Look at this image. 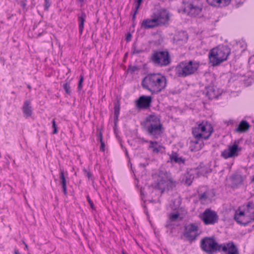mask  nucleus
<instances>
[{
    "instance_id": "f257e3e1",
    "label": "nucleus",
    "mask_w": 254,
    "mask_h": 254,
    "mask_svg": "<svg viewBox=\"0 0 254 254\" xmlns=\"http://www.w3.org/2000/svg\"><path fill=\"white\" fill-rule=\"evenodd\" d=\"M141 86L152 94H158L166 89L167 79L161 73H148L142 79Z\"/></svg>"
},
{
    "instance_id": "f03ea898",
    "label": "nucleus",
    "mask_w": 254,
    "mask_h": 254,
    "mask_svg": "<svg viewBox=\"0 0 254 254\" xmlns=\"http://www.w3.org/2000/svg\"><path fill=\"white\" fill-rule=\"evenodd\" d=\"M234 219L239 225L246 226L254 221V203L249 201L238 207Z\"/></svg>"
},
{
    "instance_id": "7ed1b4c3",
    "label": "nucleus",
    "mask_w": 254,
    "mask_h": 254,
    "mask_svg": "<svg viewBox=\"0 0 254 254\" xmlns=\"http://www.w3.org/2000/svg\"><path fill=\"white\" fill-rule=\"evenodd\" d=\"M231 54L230 48L226 45H218L211 49L208 53V60L213 66L219 65L227 61Z\"/></svg>"
},
{
    "instance_id": "20e7f679",
    "label": "nucleus",
    "mask_w": 254,
    "mask_h": 254,
    "mask_svg": "<svg viewBox=\"0 0 254 254\" xmlns=\"http://www.w3.org/2000/svg\"><path fill=\"white\" fill-rule=\"evenodd\" d=\"M143 125L148 134L155 138H157L164 131L160 118L155 114L147 116L144 120Z\"/></svg>"
},
{
    "instance_id": "39448f33",
    "label": "nucleus",
    "mask_w": 254,
    "mask_h": 254,
    "mask_svg": "<svg viewBox=\"0 0 254 254\" xmlns=\"http://www.w3.org/2000/svg\"><path fill=\"white\" fill-rule=\"evenodd\" d=\"M214 131L213 127L208 121L203 120L196 123L192 127V134L195 139L207 140Z\"/></svg>"
},
{
    "instance_id": "423d86ee",
    "label": "nucleus",
    "mask_w": 254,
    "mask_h": 254,
    "mask_svg": "<svg viewBox=\"0 0 254 254\" xmlns=\"http://www.w3.org/2000/svg\"><path fill=\"white\" fill-rule=\"evenodd\" d=\"M200 66L199 62L185 60L179 63L175 68L176 74L179 77H186L194 74Z\"/></svg>"
},
{
    "instance_id": "0eeeda50",
    "label": "nucleus",
    "mask_w": 254,
    "mask_h": 254,
    "mask_svg": "<svg viewBox=\"0 0 254 254\" xmlns=\"http://www.w3.org/2000/svg\"><path fill=\"white\" fill-rule=\"evenodd\" d=\"M202 9V5L198 0H186L183 2V12L191 17L199 15Z\"/></svg>"
},
{
    "instance_id": "6e6552de",
    "label": "nucleus",
    "mask_w": 254,
    "mask_h": 254,
    "mask_svg": "<svg viewBox=\"0 0 254 254\" xmlns=\"http://www.w3.org/2000/svg\"><path fill=\"white\" fill-rule=\"evenodd\" d=\"M201 250L209 254L219 251V244L214 237H206L202 239L200 243Z\"/></svg>"
},
{
    "instance_id": "1a4fd4ad",
    "label": "nucleus",
    "mask_w": 254,
    "mask_h": 254,
    "mask_svg": "<svg viewBox=\"0 0 254 254\" xmlns=\"http://www.w3.org/2000/svg\"><path fill=\"white\" fill-rule=\"evenodd\" d=\"M151 61L155 65L160 66L168 65L171 63L169 54L167 51H154L151 55Z\"/></svg>"
},
{
    "instance_id": "9d476101",
    "label": "nucleus",
    "mask_w": 254,
    "mask_h": 254,
    "mask_svg": "<svg viewBox=\"0 0 254 254\" xmlns=\"http://www.w3.org/2000/svg\"><path fill=\"white\" fill-rule=\"evenodd\" d=\"M199 218L206 225H214L219 220L217 212L210 208L206 209L203 213L199 214Z\"/></svg>"
},
{
    "instance_id": "9b49d317",
    "label": "nucleus",
    "mask_w": 254,
    "mask_h": 254,
    "mask_svg": "<svg viewBox=\"0 0 254 254\" xmlns=\"http://www.w3.org/2000/svg\"><path fill=\"white\" fill-rule=\"evenodd\" d=\"M199 228L196 223H190L185 226L184 236L189 241H193L199 235Z\"/></svg>"
},
{
    "instance_id": "f8f14e48",
    "label": "nucleus",
    "mask_w": 254,
    "mask_h": 254,
    "mask_svg": "<svg viewBox=\"0 0 254 254\" xmlns=\"http://www.w3.org/2000/svg\"><path fill=\"white\" fill-rule=\"evenodd\" d=\"M170 14L169 11L164 8H160L152 13L159 25L165 24L170 20Z\"/></svg>"
},
{
    "instance_id": "ddd939ff",
    "label": "nucleus",
    "mask_w": 254,
    "mask_h": 254,
    "mask_svg": "<svg viewBox=\"0 0 254 254\" xmlns=\"http://www.w3.org/2000/svg\"><path fill=\"white\" fill-rule=\"evenodd\" d=\"M218 252L223 254H239L238 248L233 241L220 244Z\"/></svg>"
},
{
    "instance_id": "4468645a",
    "label": "nucleus",
    "mask_w": 254,
    "mask_h": 254,
    "mask_svg": "<svg viewBox=\"0 0 254 254\" xmlns=\"http://www.w3.org/2000/svg\"><path fill=\"white\" fill-rule=\"evenodd\" d=\"M240 151L241 148L239 147L238 144L235 142L233 145H229L227 149L221 152V156L225 159L238 156Z\"/></svg>"
},
{
    "instance_id": "2eb2a0df",
    "label": "nucleus",
    "mask_w": 254,
    "mask_h": 254,
    "mask_svg": "<svg viewBox=\"0 0 254 254\" xmlns=\"http://www.w3.org/2000/svg\"><path fill=\"white\" fill-rule=\"evenodd\" d=\"M152 101L151 96H140L135 101V106L137 109H145L149 108Z\"/></svg>"
},
{
    "instance_id": "dca6fc26",
    "label": "nucleus",
    "mask_w": 254,
    "mask_h": 254,
    "mask_svg": "<svg viewBox=\"0 0 254 254\" xmlns=\"http://www.w3.org/2000/svg\"><path fill=\"white\" fill-rule=\"evenodd\" d=\"M168 175L166 173H160L158 176L157 182L155 183L154 188L159 190L163 193L167 188Z\"/></svg>"
},
{
    "instance_id": "f3484780",
    "label": "nucleus",
    "mask_w": 254,
    "mask_h": 254,
    "mask_svg": "<svg viewBox=\"0 0 254 254\" xmlns=\"http://www.w3.org/2000/svg\"><path fill=\"white\" fill-rule=\"evenodd\" d=\"M159 26L157 20L154 17H152V14L151 18L144 19L141 23V27L144 29L153 28Z\"/></svg>"
},
{
    "instance_id": "a211bd4d",
    "label": "nucleus",
    "mask_w": 254,
    "mask_h": 254,
    "mask_svg": "<svg viewBox=\"0 0 254 254\" xmlns=\"http://www.w3.org/2000/svg\"><path fill=\"white\" fill-rule=\"evenodd\" d=\"M188 36L185 31L178 32L174 36V40L177 44L181 45L187 43Z\"/></svg>"
},
{
    "instance_id": "6ab92c4d",
    "label": "nucleus",
    "mask_w": 254,
    "mask_h": 254,
    "mask_svg": "<svg viewBox=\"0 0 254 254\" xmlns=\"http://www.w3.org/2000/svg\"><path fill=\"white\" fill-rule=\"evenodd\" d=\"M60 179L61 180V184L62 186L63 191L64 194H67V188H66V177L68 175L67 172H64V169L60 168Z\"/></svg>"
},
{
    "instance_id": "aec40b11",
    "label": "nucleus",
    "mask_w": 254,
    "mask_h": 254,
    "mask_svg": "<svg viewBox=\"0 0 254 254\" xmlns=\"http://www.w3.org/2000/svg\"><path fill=\"white\" fill-rule=\"evenodd\" d=\"M22 109L24 116L26 118H28L32 116L33 112L30 101L27 100L24 102Z\"/></svg>"
},
{
    "instance_id": "412c9836",
    "label": "nucleus",
    "mask_w": 254,
    "mask_h": 254,
    "mask_svg": "<svg viewBox=\"0 0 254 254\" xmlns=\"http://www.w3.org/2000/svg\"><path fill=\"white\" fill-rule=\"evenodd\" d=\"M86 18V15L84 12H82L81 14L78 15L79 33L81 35L83 31L84 22Z\"/></svg>"
},
{
    "instance_id": "4be33fe9",
    "label": "nucleus",
    "mask_w": 254,
    "mask_h": 254,
    "mask_svg": "<svg viewBox=\"0 0 254 254\" xmlns=\"http://www.w3.org/2000/svg\"><path fill=\"white\" fill-rule=\"evenodd\" d=\"M204 146L203 142L200 141V140H197L195 141H191L190 142V149L192 151H196L200 150Z\"/></svg>"
},
{
    "instance_id": "5701e85b",
    "label": "nucleus",
    "mask_w": 254,
    "mask_h": 254,
    "mask_svg": "<svg viewBox=\"0 0 254 254\" xmlns=\"http://www.w3.org/2000/svg\"><path fill=\"white\" fill-rule=\"evenodd\" d=\"M207 1L211 5L225 6L229 4L231 0H207Z\"/></svg>"
},
{
    "instance_id": "b1692460",
    "label": "nucleus",
    "mask_w": 254,
    "mask_h": 254,
    "mask_svg": "<svg viewBox=\"0 0 254 254\" xmlns=\"http://www.w3.org/2000/svg\"><path fill=\"white\" fill-rule=\"evenodd\" d=\"M219 95V92L214 86H209L207 91V95L209 99L217 98Z\"/></svg>"
},
{
    "instance_id": "393cba45",
    "label": "nucleus",
    "mask_w": 254,
    "mask_h": 254,
    "mask_svg": "<svg viewBox=\"0 0 254 254\" xmlns=\"http://www.w3.org/2000/svg\"><path fill=\"white\" fill-rule=\"evenodd\" d=\"M250 125L249 123L245 120H242L240 123L238 127L236 129V130L239 132H244L247 131Z\"/></svg>"
},
{
    "instance_id": "a878e982",
    "label": "nucleus",
    "mask_w": 254,
    "mask_h": 254,
    "mask_svg": "<svg viewBox=\"0 0 254 254\" xmlns=\"http://www.w3.org/2000/svg\"><path fill=\"white\" fill-rule=\"evenodd\" d=\"M149 143V148L151 149L152 152L154 153H159L163 148V146L159 144L157 141H150Z\"/></svg>"
},
{
    "instance_id": "bb28decb",
    "label": "nucleus",
    "mask_w": 254,
    "mask_h": 254,
    "mask_svg": "<svg viewBox=\"0 0 254 254\" xmlns=\"http://www.w3.org/2000/svg\"><path fill=\"white\" fill-rule=\"evenodd\" d=\"M170 159L171 162H174L176 163H184L185 160L182 157H179L177 152H172L171 154L170 155Z\"/></svg>"
},
{
    "instance_id": "cd10ccee",
    "label": "nucleus",
    "mask_w": 254,
    "mask_h": 254,
    "mask_svg": "<svg viewBox=\"0 0 254 254\" xmlns=\"http://www.w3.org/2000/svg\"><path fill=\"white\" fill-rule=\"evenodd\" d=\"M143 0H136L135 6L134 9V12L132 15V20H134L135 19L136 15L138 12V10L140 6V5L142 2Z\"/></svg>"
},
{
    "instance_id": "c85d7f7f",
    "label": "nucleus",
    "mask_w": 254,
    "mask_h": 254,
    "mask_svg": "<svg viewBox=\"0 0 254 254\" xmlns=\"http://www.w3.org/2000/svg\"><path fill=\"white\" fill-rule=\"evenodd\" d=\"M168 183H167L166 190L172 189L176 186V182L168 176Z\"/></svg>"
},
{
    "instance_id": "c756f323",
    "label": "nucleus",
    "mask_w": 254,
    "mask_h": 254,
    "mask_svg": "<svg viewBox=\"0 0 254 254\" xmlns=\"http://www.w3.org/2000/svg\"><path fill=\"white\" fill-rule=\"evenodd\" d=\"M70 81L69 80L68 82H66L65 83L63 87L65 91V92L67 94L69 95L71 93V90H70Z\"/></svg>"
},
{
    "instance_id": "7c9ffc66",
    "label": "nucleus",
    "mask_w": 254,
    "mask_h": 254,
    "mask_svg": "<svg viewBox=\"0 0 254 254\" xmlns=\"http://www.w3.org/2000/svg\"><path fill=\"white\" fill-rule=\"evenodd\" d=\"M199 198L202 204H205L206 202L207 199V193L206 192H204L199 195Z\"/></svg>"
},
{
    "instance_id": "2f4dec72",
    "label": "nucleus",
    "mask_w": 254,
    "mask_h": 254,
    "mask_svg": "<svg viewBox=\"0 0 254 254\" xmlns=\"http://www.w3.org/2000/svg\"><path fill=\"white\" fill-rule=\"evenodd\" d=\"M192 182V178L191 175H190L189 174H187L186 176H185V183L186 185L189 186L191 185Z\"/></svg>"
},
{
    "instance_id": "473e14b6",
    "label": "nucleus",
    "mask_w": 254,
    "mask_h": 254,
    "mask_svg": "<svg viewBox=\"0 0 254 254\" xmlns=\"http://www.w3.org/2000/svg\"><path fill=\"white\" fill-rule=\"evenodd\" d=\"M179 213H171L169 214L168 217L171 221H175L179 217Z\"/></svg>"
},
{
    "instance_id": "72a5a7b5",
    "label": "nucleus",
    "mask_w": 254,
    "mask_h": 254,
    "mask_svg": "<svg viewBox=\"0 0 254 254\" xmlns=\"http://www.w3.org/2000/svg\"><path fill=\"white\" fill-rule=\"evenodd\" d=\"M83 80H84V76H83V75L81 74L80 75V79H79V81L78 82V87H77L78 90H81V89L82 88V84H83Z\"/></svg>"
},
{
    "instance_id": "f704fd0d",
    "label": "nucleus",
    "mask_w": 254,
    "mask_h": 254,
    "mask_svg": "<svg viewBox=\"0 0 254 254\" xmlns=\"http://www.w3.org/2000/svg\"><path fill=\"white\" fill-rule=\"evenodd\" d=\"M52 127L54 128V130H53V133L54 134H57L58 132V129H57V126H56V121H55V119H54L52 121Z\"/></svg>"
},
{
    "instance_id": "c9c22d12",
    "label": "nucleus",
    "mask_w": 254,
    "mask_h": 254,
    "mask_svg": "<svg viewBox=\"0 0 254 254\" xmlns=\"http://www.w3.org/2000/svg\"><path fill=\"white\" fill-rule=\"evenodd\" d=\"M100 144H101V145H100V150L103 151V152H105V144L104 142V141H100Z\"/></svg>"
},
{
    "instance_id": "e433bc0d",
    "label": "nucleus",
    "mask_w": 254,
    "mask_h": 254,
    "mask_svg": "<svg viewBox=\"0 0 254 254\" xmlns=\"http://www.w3.org/2000/svg\"><path fill=\"white\" fill-rule=\"evenodd\" d=\"M120 111V105H116L115 106V114L116 115H118L119 114Z\"/></svg>"
},
{
    "instance_id": "4c0bfd02",
    "label": "nucleus",
    "mask_w": 254,
    "mask_h": 254,
    "mask_svg": "<svg viewBox=\"0 0 254 254\" xmlns=\"http://www.w3.org/2000/svg\"><path fill=\"white\" fill-rule=\"evenodd\" d=\"M50 6V3L49 2V0L45 1V8L48 9Z\"/></svg>"
},
{
    "instance_id": "58836bf2",
    "label": "nucleus",
    "mask_w": 254,
    "mask_h": 254,
    "mask_svg": "<svg viewBox=\"0 0 254 254\" xmlns=\"http://www.w3.org/2000/svg\"><path fill=\"white\" fill-rule=\"evenodd\" d=\"M87 199H88V201L91 206V207L92 208H93V206H94V204H93V202L90 200V198L89 196L87 197Z\"/></svg>"
},
{
    "instance_id": "ea45409f",
    "label": "nucleus",
    "mask_w": 254,
    "mask_h": 254,
    "mask_svg": "<svg viewBox=\"0 0 254 254\" xmlns=\"http://www.w3.org/2000/svg\"><path fill=\"white\" fill-rule=\"evenodd\" d=\"M99 140H100V142L101 141H103V134H102V133L101 131H100L99 132Z\"/></svg>"
},
{
    "instance_id": "a19ab883",
    "label": "nucleus",
    "mask_w": 254,
    "mask_h": 254,
    "mask_svg": "<svg viewBox=\"0 0 254 254\" xmlns=\"http://www.w3.org/2000/svg\"><path fill=\"white\" fill-rule=\"evenodd\" d=\"M87 176L89 179V178H90L91 177L92 174L90 172H88L87 173Z\"/></svg>"
},
{
    "instance_id": "79ce46f5",
    "label": "nucleus",
    "mask_w": 254,
    "mask_h": 254,
    "mask_svg": "<svg viewBox=\"0 0 254 254\" xmlns=\"http://www.w3.org/2000/svg\"><path fill=\"white\" fill-rule=\"evenodd\" d=\"M14 254H20L19 250L17 249H15Z\"/></svg>"
},
{
    "instance_id": "37998d69",
    "label": "nucleus",
    "mask_w": 254,
    "mask_h": 254,
    "mask_svg": "<svg viewBox=\"0 0 254 254\" xmlns=\"http://www.w3.org/2000/svg\"><path fill=\"white\" fill-rule=\"evenodd\" d=\"M127 41H130L131 40V35L130 34H128V36H127Z\"/></svg>"
},
{
    "instance_id": "c03bdc74",
    "label": "nucleus",
    "mask_w": 254,
    "mask_h": 254,
    "mask_svg": "<svg viewBox=\"0 0 254 254\" xmlns=\"http://www.w3.org/2000/svg\"><path fill=\"white\" fill-rule=\"evenodd\" d=\"M122 254H127V253L126 252V251L125 250H123L122 251Z\"/></svg>"
},
{
    "instance_id": "a18cd8bd",
    "label": "nucleus",
    "mask_w": 254,
    "mask_h": 254,
    "mask_svg": "<svg viewBox=\"0 0 254 254\" xmlns=\"http://www.w3.org/2000/svg\"><path fill=\"white\" fill-rule=\"evenodd\" d=\"M79 2L83 3L85 0H78Z\"/></svg>"
},
{
    "instance_id": "49530a36",
    "label": "nucleus",
    "mask_w": 254,
    "mask_h": 254,
    "mask_svg": "<svg viewBox=\"0 0 254 254\" xmlns=\"http://www.w3.org/2000/svg\"><path fill=\"white\" fill-rule=\"evenodd\" d=\"M27 87H28L29 89H30L31 88V86H30V85H27Z\"/></svg>"
},
{
    "instance_id": "de8ad7c7",
    "label": "nucleus",
    "mask_w": 254,
    "mask_h": 254,
    "mask_svg": "<svg viewBox=\"0 0 254 254\" xmlns=\"http://www.w3.org/2000/svg\"><path fill=\"white\" fill-rule=\"evenodd\" d=\"M25 245V248H27L28 247L26 243H24Z\"/></svg>"
},
{
    "instance_id": "09e8293b",
    "label": "nucleus",
    "mask_w": 254,
    "mask_h": 254,
    "mask_svg": "<svg viewBox=\"0 0 254 254\" xmlns=\"http://www.w3.org/2000/svg\"><path fill=\"white\" fill-rule=\"evenodd\" d=\"M252 181L253 182H254V176L253 177V178L252 179Z\"/></svg>"
}]
</instances>
